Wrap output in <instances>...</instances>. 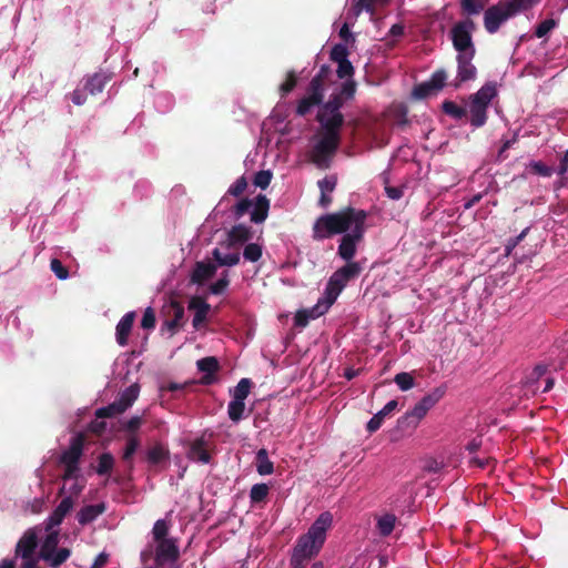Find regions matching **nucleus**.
I'll return each mask as SVG.
<instances>
[{
  "label": "nucleus",
  "mask_w": 568,
  "mask_h": 568,
  "mask_svg": "<svg viewBox=\"0 0 568 568\" xmlns=\"http://www.w3.org/2000/svg\"><path fill=\"white\" fill-rule=\"evenodd\" d=\"M487 106L483 103H477L473 100H469V122L471 126L478 129L486 124L488 115H487Z\"/></svg>",
  "instance_id": "nucleus-23"
},
{
  "label": "nucleus",
  "mask_w": 568,
  "mask_h": 568,
  "mask_svg": "<svg viewBox=\"0 0 568 568\" xmlns=\"http://www.w3.org/2000/svg\"><path fill=\"white\" fill-rule=\"evenodd\" d=\"M253 237L251 227L244 224H236L227 232V239L221 245L231 248L248 242Z\"/></svg>",
  "instance_id": "nucleus-15"
},
{
  "label": "nucleus",
  "mask_w": 568,
  "mask_h": 568,
  "mask_svg": "<svg viewBox=\"0 0 568 568\" xmlns=\"http://www.w3.org/2000/svg\"><path fill=\"white\" fill-rule=\"evenodd\" d=\"M332 524L333 515L329 511L322 513L311 525L307 532L297 538L292 554L300 555L310 560L317 556L326 540V532L332 527Z\"/></svg>",
  "instance_id": "nucleus-3"
},
{
  "label": "nucleus",
  "mask_w": 568,
  "mask_h": 568,
  "mask_svg": "<svg viewBox=\"0 0 568 568\" xmlns=\"http://www.w3.org/2000/svg\"><path fill=\"white\" fill-rule=\"evenodd\" d=\"M541 0H498L484 12V28L487 33L495 34L509 19L531 10Z\"/></svg>",
  "instance_id": "nucleus-2"
},
{
  "label": "nucleus",
  "mask_w": 568,
  "mask_h": 568,
  "mask_svg": "<svg viewBox=\"0 0 568 568\" xmlns=\"http://www.w3.org/2000/svg\"><path fill=\"white\" fill-rule=\"evenodd\" d=\"M244 412H245V402L244 400H239V399L233 398L229 403L227 415L232 422L239 423L243 418Z\"/></svg>",
  "instance_id": "nucleus-38"
},
{
  "label": "nucleus",
  "mask_w": 568,
  "mask_h": 568,
  "mask_svg": "<svg viewBox=\"0 0 568 568\" xmlns=\"http://www.w3.org/2000/svg\"><path fill=\"white\" fill-rule=\"evenodd\" d=\"M135 320V313L129 312L126 313L118 323L115 328V338L116 343L120 346H126L129 342V336L131 334L133 324Z\"/></svg>",
  "instance_id": "nucleus-19"
},
{
  "label": "nucleus",
  "mask_w": 568,
  "mask_h": 568,
  "mask_svg": "<svg viewBox=\"0 0 568 568\" xmlns=\"http://www.w3.org/2000/svg\"><path fill=\"white\" fill-rule=\"evenodd\" d=\"M557 22L554 19L541 21L535 29V36L539 39L545 38L555 27Z\"/></svg>",
  "instance_id": "nucleus-57"
},
{
  "label": "nucleus",
  "mask_w": 568,
  "mask_h": 568,
  "mask_svg": "<svg viewBox=\"0 0 568 568\" xmlns=\"http://www.w3.org/2000/svg\"><path fill=\"white\" fill-rule=\"evenodd\" d=\"M426 414L427 410L419 403H417L409 412L398 418L397 426L402 430L415 428L418 423L426 416Z\"/></svg>",
  "instance_id": "nucleus-17"
},
{
  "label": "nucleus",
  "mask_w": 568,
  "mask_h": 568,
  "mask_svg": "<svg viewBox=\"0 0 568 568\" xmlns=\"http://www.w3.org/2000/svg\"><path fill=\"white\" fill-rule=\"evenodd\" d=\"M476 53H464L456 55L457 75L450 83L454 88H459L462 83L473 81L477 77V68L473 63Z\"/></svg>",
  "instance_id": "nucleus-11"
},
{
  "label": "nucleus",
  "mask_w": 568,
  "mask_h": 568,
  "mask_svg": "<svg viewBox=\"0 0 568 568\" xmlns=\"http://www.w3.org/2000/svg\"><path fill=\"white\" fill-rule=\"evenodd\" d=\"M256 470L260 475H271L274 471L273 462L268 458V453L265 448H261L256 453Z\"/></svg>",
  "instance_id": "nucleus-31"
},
{
  "label": "nucleus",
  "mask_w": 568,
  "mask_h": 568,
  "mask_svg": "<svg viewBox=\"0 0 568 568\" xmlns=\"http://www.w3.org/2000/svg\"><path fill=\"white\" fill-rule=\"evenodd\" d=\"M212 256L214 258V261L216 262V267L217 266H235L239 264L240 262V253L239 252H235V253H231V254H223L220 248H214L212 251Z\"/></svg>",
  "instance_id": "nucleus-32"
},
{
  "label": "nucleus",
  "mask_w": 568,
  "mask_h": 568,
  "mask_svg": "<svg viewBox=\"0 0 568 568\" xmlns=\"http://www.w3.org/2000/svg\"><path fill=\"white\" fill-rule=\"evenodd\" d=\"M109 80L110 77L104 73H94L85 80L83 84V90L90 93L91 95H95L103 91Z\"/></svg>",
  "instance_id": "nucleus-25"
},
{
  "label": "nucleus",
  "mask_w": 568,
  "mask_h": 568,
  "mask_svg": "<svg viewBox=\"0 0 568 568\" xmlns=\"http://www.w3.org/2000/svg\"><path fill=\"white\" fill-rule=\"evenodd\" d=\"M105 511V505L103 503L97 505H88L80 509L77 515L78 521L81 525L92 523L98 516Z\"/></svg>",
  "instance_id": "nucleus-24"
},
{
  "label": "nucleus",
  "mask_w": 568,
  "mask_h": 568,
  "mask_svg": "<svg viewBox=\"0 0 568 568\" xmlns=\"http://www.w3.org/2000/svg\"><path fill=\"white\" fill-rule=\"evenodd\" d=\"M251 386H252V382L251 379L248 378H242L236 387L234 388V392H233V398L234 399H239V400H244L246 399V397L248 396L250 394V390H251Z\"/></svg>",
  "instance_id": "nucleus-45"
},
{
  "label": "nucleus",
  "mask_w": 568,
  "mask_h": 568,
  "mask_svg": "<svg viewBox=\"0 0 568 568\" xmlns=\"http://www.w3.org/2000/svg\"><path fill=\"white\" fill-rule=\"evenodd\" d=\"M139 446H140V440L136 436H130L126 439L122 459H123V462L129 464L130 469L133 468L132 458H133V455L135 454L136 449L139 448Z\"/></svg>",
  "instance_id": "nucleus-40"
},
{
  "label": "nucleus",
  "mask_w": 568,
  "mask_h": 568,
  "mask_svg": "<svg viewBox=\"0 0 568 568\" xmlns=\"http://www.w3.org/2000/svg\"><path fill=\"white\" fill-rule=\"evenodd\" d=\"M333 304L334 303H328V296L325 295V297L323 300H320L315 306L305 310V312H307L308 317H311V320H315L325 314Z\"/></svg>",
  "instance_id": "nucleus-43"
},
{
  "label": "nucleus",
  "mask_w": 568,
  "mask_h": 568,
  "mask_svg": "<svg viewBox=\"0 0 568 568\" xmlns=\"http://www.w3.org/2000/svg\"><path fill=\"white\" fill-rule=\"evenodd\" d=\"M497 89L496 85L491 82L484 84L476 93L469 97V100H473L477 103H483L485 106H489L491 100L496 97Z\"/></svg>",
  "instance_id": "nucleus-26"
},
{
  "label": "nucleus",
  "mask_w": 568,
  "mask_h": 568,
  "mask_svg": "<svg viewBox=\"0 0 568 568\" xmlns=\"http://www.w3.org/2000/svg\"><path fill=\"white\" fill-rule=\"evenodd\" d=\"M246 187L247 181L245 176H241L229 187L226 194L237 197L245 192Z\"/></svg>",
  "instance_id": "nucleus-58"
},
{
  "label": "nucleus",
  "mask_w": 568,
  "mask_h": 568,
  "mask_svg": "<svg viewBox=\"0 0 568 568\" xmlns=\"http://www.w3.org/2000/svg\"><path fill=\"white\" fill-rule=\"evenodd\" d=\"M398 406V402L389 400L377 414H375L367 423L366 429L369 434L378 430L384 422V418L394 412Z\"/></svg>",
  "instance_id": "nucleus-22"
},
{
  "label": "nucleus",
  "mask_w": 568,
  "mask_h": 568,
  "mask_svg": "<svg viewBox=\"0 0 568 568\" xmlns=\"http://www.w3.org/2000/svg\"><path fill=\"white\" fill-rule=\"evenodd\" d=\"M347 57H348L347 47L342 43L335 44L332 48L331 53H329V59L335 63H337L339 61L347 60L348 59Z\"/></svg>",
  "instance_id": "nucleus-51"
},
{
  "label": "nucleus",
  "mask_w": 568,
  "mask_h": 568,
  "mask_svg": "<svg viewBox=\"0 0 568 568\" xmlns=\"http://www.w3.org/2000/svg\"><path fill=\"white\" fill-rule=\"evenodd\" d=\"M189 308L195 311L192 324L193 327L197 328L200 324L206 320L207 313L210 311V304H207L202 297L194 296L189 302Z\"/></svg>",
  "instance_id": "nucleus-21"
},
{
  "label": "nucleus",
  "mask_w": 568,
  "mask_h": 568,
  "mask_svg": "<svg viewBox=\"0 0 568 568\" xmlns=\"http://www.w3.org/2000/svg\"><path fill=\"white\" fill-rule=\"evenodd\" d=\"M251 212V222L255 224L263 223L268 215L270 200L264 194H258L253 202Z\"/></svg>",
  "instance_id": "nucleus-20"
},
{
  "label": "nucleus",
  "mask_w": 568,
  "mask_h": 568,
  "mask_svg": "<svg viewBox=\"0 0 568 568\" xmlns=\"http://www.w3.org/2000/svg\"><path fill=\"white\" fill-rule=\"evenodd\" d=\"M114 465V458L110 453H103L99 456V464L97 467V473L99 475L109 474Z\"/></svg>",
  "instance_id": "nucleus-44"
},
{
  "label": "nucleus",
  "mask_w": 568,
  "mask_h": 568,
  "mask_svg": "<svg viewBox=\"0 0 568 568\" xmlns=\"http://www.w3.org/2000/svg\"><path fill=\"white\" fill-rule=\"evenodd\" d=\"M253 201L244 197L240 200L233 207V214L236 219H241L243 215H245L248 210L252 207Z\"/></svg>",
  "instance_id": "nucleus-59"
},
{
  "label": "nucleus",
  "mask_w": 568,
  "mask_h": 568,
  "mask_svg": "<svg viewBox=\"0 0 568 568\" xmlns=\"http://www.w3.org/2000/svg\"><path fill=\"white\" fill-rule=\"evenodd\" d=\"M356 92V82L351 79H346V81L342 84V89L336 95L345 102L346 100H351L354 98Z\"/></svg>",
  "instance_id": "nucleus-50"
},
{
  "label": "nucleus",
  "mask_w": 568,
  "mask_h": 568,
  "mask_svg": "<svg viewBox=\"0 0 568 568\" xmlns=\"http://www.w3.org/2000/svg\"><path fill=\"white\" fill-rule=\"evenodd\" d=\"M460 9L463 14L470 18L471 16H478L487 9V0H459Z\"/></svg>",
  "instance_id": "nucleus-28"
},
{
  "label": "nucleus",
  "mask_w": 568,
  "mask_h": 568,
  "mask_svg": "<svg viewBox=\"0 0 568 568\" xmlns=\"http://www.w3.org/2000/svg\"><path fill=\"white\" fill-rule=\"evenodd\" d=\"M229 285H230L229 273L225 271V272H223L221 278H219L215 283H213L210 286V292L213 295H221L224 293V291L226 290V287Z\"/></svg>",
  "instance_id": "nucleus-53"
},
{
  "label": "nucleus",
  "mask_w": 568,
  "mask_h": 568,
  "mask_svg": "<svg viewBox=\"0 0 568 568\" xmlns=\"http://www.w3.org/2000/svg\"><path fill=\"white\" fill-rule=\"evenodd\" d=\"M270 493L268 485L261 483L252 486L250 490V500L252 505L260 504L266 500Z\"/></svg>",
  "instance_id": "nucleus-37"
},
{
  "label": "nucleus",
  "mask_w": 568,
  "mask_h": 568,
  "mask_svg": "<svg viewBox=\"0 0 568 568\" xmlns=\"http://www.w3.org/2000/svg\"><path fill=\"white\" fill-rule=\"evenodd\" d=\"M50 268L59 280H67L69 276L68 268L58 258H52Z\"/></svg>",
  "instance_id": "nucleus-62"
},
{
  "label": "nucleus",
  "mask_w": 568,
  "mask_h": 568,
  "mask_svg": "<svg viewBox=\"0 0 568 568\" xmlns=\"http://www.w3.org/2000/svg\"><path fill=\"white\" fill-rule=\"evenodd\" d=\"M246 261L257 262L262 257V246L257 243H248L243 251Z\"/></svg>",
  "instance_id": "nucleus-49"
},
{
  "label": "nucleus",
  "mask_w": 568,
  "mask_h": 568,
  "mask_svg": "<svg viewBox=\"0 0 568 568\" xmlns=\"http://www.w3.org/2000/svg\"><path fill=\"white\" fill-rule=\"evenodd\" d=\"M180 559V548L175 538L155 542L154 562L158 568H163L166 564L178 562Z\"/></svg>",
  "instance_id": "nucleus-10"
},
{
  "label": "nucleus",
  "mask_w": 568,
  "mask_h": 568,
  "mask_svg": "<svg viewBox=\"0 0 568 568\" xmlns=\"http://www.w3.org/2000/svg\"><path fill=\"white\" fill-rule=\"evenodd\" d=\"M184 318V307L181 303L172 301L168 307V317L164 320L161 331L168 329L173 336L182 326Z\"/></svg>",
  "instance_id": "nucleus-12"
},
{
  "label": "nucleus",
  "mask_w": 568,
  "mask_h": 568,
  "mask_svg": "<svg viewBox=\"0 0 568 568\" xmlns=\"http://www.w3.org/2000/svg\"><path fill=\"white\" fill-rule=\"evenodd\" d=\"M396 516L393 514H385L377 519V530L382 537H387L394 530L396 524Z\"/></svg>",
  "instance_id": "nucleus-34"
},
{
  "label": "nucleus",
  "mask_w": 568,
  "mask_h": 568,
  "mask_svg": "<svg viewBox=\"0 0 568 568\" xmlns=\"http://www.w3.org/2000/svg\"><path fill=\"white\" fill-rule=\"evenodd\" d=\"M365 233V224L358 225L357 227H353L351 232L345 233L338 245L337 254L341 258L352 262L351 260L355 256L357 244L361 243L364 239Z\"/></svg>",
  "instance_id": "nucleus-9"
},
{
  "label": "nucleus",
  "mask_w": 568,
  "mask_h": 568,
  "mask_svg": "<svg viewBox=\"0 0 568 568\" xmlns=\"http://www.w3.org/2000/svg\"><path fill=\"white\" fill-rule=\"evenodd\" d=\"M476 28L475 21L470 18L459 20L452 27L449 38L457 54L476 53L473 41V33Z\"/></svg>",
  "instance_id": "nucleus-6"
},
{
  "label": "nucleus",
  "mask_w": 568,
  "mask_h": 568,
  "mask_svg": "<svg viewBox=\"0 0 568 568\" xmlns=\"http://www.w3.org/2000/svg\"><path fill=\"white\" fill-rule=\"evenodd\" d=\"M322 102L323 101L318 100L314 95L311 97L305 94V97H303L297 103L296 114L300 116H305L314 106H321Z\"/></svg>",
  "instance_id": "nucleus-36"
},
{
  "label": "nucleus",
  "mask_w": 568,
  "mask_h": 568,
  "mask_svg": "<svg viewBox=\"0 0 568 568\" xmlns=\"http://www.w3.org/2000/svg\"><path fill=\"white\" fill-rule=\"evenodd\" d=\"M196 366L200 372L204 373V375L199 379V384L201 385H212L217 381L216 373L220 369V364L216 357L207 356L201 358L196 362Z\"/></svg>",
  "instance_id": "nucleus-13"
},
{
  "label": "nucleus",
  "mask_w": 568,
  "mask_h": 568,
  "mask_svg": "<svg viewBox=\"0 0 568 568\" xmlns=\"http://www.w3.org/2000/svg\"><path fill=\"white\" fill-rule=\"evenodd\" d=\"M58 545H59V532L58 531L49 532L41 545L40 557L44 561L50 560V557H52L53 552L58 549Z\"/></svg>",
  "instance_id": "nucleus-27"
},
{
  "label": "nucleus",
  "mask_w": 568,
  "mask_h": 568,
  "mask_svg": "<svg viewBox=\"0 0 568 568\" xmlns=\"http://www.w3.org/2000/svg\"><path fill=\"white\" fill-rule=\"evenodd\" d=\"M367 213L352 206L339 210L335 213L321 215L313 224L312 237L314 241H323L336 234H345L353 227L365 224Z\"/></svg>",
  "instance_id": "nucleus-1"
},
{
  "label": "nucleus",
  "mask_w": 568,
  "mask_h": 568,
  "mask_svg": "<svg viewBox=\"0 0 568 568\" xmlns=\"http://www.w3.org/2000/svg\"><path fill=\"white\" fill-rule=\"evenodd\" d=\"M138 396L139 386L134 384L122 392L116 400L121 404V408L125 412L136 400Z\"/></svg>",
  "instance_id": "nucleus-35"
},
{
  "label": "nucleus",
  "mask_w": 568,
  "mask_h": 568,
  "mask_svg": "<svg viewBox=\"0 0 568 568\" xmlns=\"http://www.w3.org/2000/svg\"><path fill=\"white\" fill-rule=\"evenodd\" d=\"M354 10L356 14H359L362 11L374 13L375 0H358L354 7Z\"/></svg>",
  "instance_id": "nucleus-64"
},
{
  "label": "nucleus",
  "mask_w": 568,
  "mask_h": 568,
  "mask_svg": "<svg viewBox=\"0 0 568 568\" xmlns=\"http://www.w3.org/2000/svg\"><path fill=\"white\" fill-rule=\"evenodd\" d=\"M528 168L532 174L544 178H550L555 172V170L551 166L546 165L541 161H531Z\"/></svg>",
  "instance_id": "nucleus-47"
},
{
  "label": "nucleus",
  "mask_w": 568,
  "mask_h": 568,
  "mask_svg": "<svg viewBox=\"0 0 568 568\" xmlns=\"http://www.w3.org/2000/svg\"><path fill=\"white\" fill-rule=\"evenodd\" d=\"M362 267L358 262H348L336 270L327 281L325 295L328 296V303H335L338 295L346 285L359 276Z\"/></svg>",
  "instance_id": "nucleus-5"
},
{
  "label": "nucleus",
  "mask_w": 568,
  "mask_h": 568,
  "mask_svg": "<svg viewBox=\"0 0 568 568\" xmlns=\"http://www.w3.org/2000/svg\"><path fill=\"white\" fill-rule=\"evenodd\" d=\"M336 73L339 79H351L354 75L352 62L348 59L337 62Z\"/></svg>",
  "instance_id": "nucleus-54"
},
{
  "label": "nucleus",
  "mask_w": 568,
  "mask_h": 568,
  "mask_svg": "<svg viewBox=\"0 0 568 568\" xmlns=\"http://www.w3.org/2000/svg\"><path fill=\"white\" fill-rule=\"evenodd\" d=\"M394 382L400 390H408L414 387L415 379L410 373L402 372L395 375Z\"/></svg>",
  "instance_id": "nucleus-48"
},
{
  "label": "nucleus",
  "mask_w": 568,
  "mask_h": 568,
  "mask_svg": "<svg viewBox=\"0 0 568 568\" xmlns=\"http://www.w3.org/2000/svg\"><path fill=\"white\" fill-rule=\"evenodd\" d=\"M84 435L79 433L74 435L71 440L69 448L64 450L60 457L61 464L64 466V474L62 478L64 480L75 478L79 473V462L83 454Z\"/></svg>",
  "instance_id": "nucleus-8"
},
{
  "label": "nucleus",
  "mask_w": 568,
  "mask_h": 568,
  "mask_svg": "<svg viewBox=\"0 0 568 568\" xmlns=\"http://www.w3.org/2000/svg\"><path fill=\"white\" fill-rule=\"evenodd\" d=\"M170 457L169 449L165 448L162 444L158 443L152 446L146 453V460L151 465H159L162 462L168 460Z\"/></svg>",
  "instance_id": "nucleus-30"
},
{
  "label": "nucleus",
  "mask_w": 568,
  "mask_h": 568,
  "mask_svg": "<svg viewBox=\"0 0 568 568\" xmlns=\"http://www.w3.org/2000/svg\"><path fill=\"white\" fill-rule=\"evenodd\" d=\"M343 105L344 101L335 93L329 97L328 101L322 102L316 114V121L321 124V128L341 130L345 122L344 115L341 112Z\"/></svg>",
  "instance_id": "nucleus-7"
},
{
  "label": "nucleus",
  "mask_w": 568,
  "mask_h": 568,
  "mask_svg": "<svg viewBox=\"0 0 568 568\" xmlns=\"http://www.w3.org/2000/svg\"><path fill=\"white\" fill-rule=\"evenodd\" d=\"M447 80V73L445 70L440 69V70H437L435 71L430 79H429V84L432 85L433 89H435L436 91L438 90H442L445 85V82Z\"/></svg>",
  "instance_id": "nucleus-56"
},
{
  "label": "nucleus",
  "mask_w": 568,
  "mask_h": 568,
  "mask_svg": "<svg viewBox=\"0 0 568 568\" xmlns=\"http://www.w3.org/2000/svg\"><path fill=\"white\" fill-rule=\"evenodd\" d=\"M124 413V409L121 408V404L118 400L109 404L108 406L98 408L95 410V417L98 418H110L116 415Z\"/></svg>",
  "instance_id": "nucleus-42"
},
{
  "label": "nucleus",
  "mask_w": 568,
  "mask_h": 568,
  "mask_svg": "<svg viewBox=\"0 0 568 568\" xmlns=\"http://www.w3.org/2000/svg\"><path fill=\"white\" fill-rule=\"evenodd\" d=\"M272 178H273V174L271 171H265V170L258 171L254 175L253 184L255 186L264 190L270 185Z\"/></svg>",
  "instance_id": "nucleus-52"
},
{
  "label": "nucleus",
  "mask_w": 568,
  "mask_h": 568,
  "mask_svg": "<svg viewBox=\"0 0 568 568\" xmlns=\"http://www.w3.org/2000/svg\"><path fill=\"white\" fill-rule=\"evenodd\" d=\"M322 136L311 152L312 162L320 169H328L341 143V130L321 128Z\"/></svg>",
  "instance_id": "nucleus-4"
},
{
  "label": "nucleus",
  "mask_w": 568,
  "mask_h": 568,
  "mask_svg": "<svg viewBox=\"0 0 568 568\" xmlns=\"http://www.w3.org/2000/svg\"><path fill=\"white\" fill-rule=\"evenodd\" d=\"M446 394V386H438L429 394L425 395L418 403L428 412L434 407Z\"/></svg>",
  "instance_id": "nucleus-33"
},
{
  "label": "nucleus",
  "mask_w": 568,
  "mask_h": 568,
  "mask_svg": "<svg viewBox=\"0 0 568 568\" xmlns=\"http://www.w3.org/2000/svg\"><path fill=\"white\" fill-rule=\"evenodd\" d=\"M190 458L202 464H209L211 462V455L209 450L205 448V443L202 438L196 439L191 445Z\"/></svg>",
  "instance_id": "nucleus-29"
},
{
  "label": "nucleus",
  "mask_w": 568,
  "mask_h": 568,
  "mask_svg": "<svg viewBox=\"0 0 568 568\" xmlns=\"http://www.w3.org/2000/svg\"><path fill=\"white\" fill-rule=\"evenodd\" d=\"M70 555L71 550L69 548H60L53 552L52 557H50V560H47V562L50 567L58 568L68 560Z\"/></svg>",
  "instance_id": "nucleus-46"
},
{
  "label": "nucleus",
  "mask_w": 568,
  "mask_h": 568,
  "mask_svg": "<svg viewBox=\"0 0 568 568\" xmlns=\"http://www.w3.org/2000/svg\"><path fill=\"white\" fill-rule=\"evenodd\" d=\"M155 313L152 307H148L144 311L142 321H141V327L144 329H152L155 327Z\"/></svg>",
  "instance_id": "nucleus-63"
},
{
  "label": "nucleus",
  "mask_w": 568,
  "mask_h": 568,
  "mask_svg": "<svg viewBox=\"0 0 568 568\" xmlns=\"http://www.w3.org/2000/svg\"><path fill=\"white\" fill-rule=\"evenodd\" d=\"M38 547V537L34 530L28 529L19 539L16 547V555L22 559H33L32 556Z\"/></svg>",
  "instance_id": "nucleus-14"
},
{
  "label": "nucleus",
  "mask_w": 568,
  "mask_h": 568,
  "mask_svg": "<svg viewBox=\"0 0 568 568\" xmlns=\"http://www.w3.org/2000/svg\"><path fill=\"white\" fill-rule=\"evenodd\" d=\"M442 110L445 114L452 116L455 120H462L467 114V110L465 108L457 105L450 100H445L443 102Z\"/></svg>",
  "instance_id": "nucleus-39"
},
{
  "label": "nucleus",
  "mask_w": 568,
  "mask_h": 568,
  "mask_svg": "<svg viewBox=\"0 0 568 568\" xmlns=\"http://www.w3.org/2000/svg\"><path fill=\"white\" fill-rule=\"evenodd\" d=\"M385 184V193L390 200H399L404 195V185L400 186H392L389 185V180L387 176L383 178Z\"/></svg>",
  "instance_id": "nucleus-55"
},
{
  "label": "nucleus",
  "mask_w": 568,
  "mask_h": 568,
  "mask_svg": "<svg viewBox=\"0 0 568 568\" xmlns=\"http://www.w3.org/2000/svg\"><path fill=\"white\" fill-rule=\"evenodd\" d=\"M74 501L73 498L68 496L64 497L60 504L55 507L52 514L48 518L47 529H52L55 526H59L64 517L70 513L73 508Z\"/></svg>",
  "instance_id": "nucleus-18"
},
{
  "label": "nucleus",
  "mask_w": 568,
  "mask_h": 568,
  "mask_svg": "<svg viewBox=\"0 0 568 568\" xmlns=\"http://www.w3.org/2000/svg\"><path fill=\"white\" fill-rule=\"evenodd\" d=\"M216 273V265L211 262H196L190 282L192 284L203 285L207 280L212 278Z\"/></svg>",
  "instance_id": "nucleus-16"
},
{
  "label": "nucleus",
  "mask_w": 568,
  "mask_h": 568,
  "mask_svg": "<svg viewBox=\"0 0 568 568\" xmlns=\"http://www.w3.org/2000/svg\"><path fill=\"white\" fill-rule=\"evenodd\" d=\"M337 178L335 175H327L317 182L321 193H331L335 190Z\"/></svg>",
  "instance_id": "nucleus-61"
},
{
  "label": "nucleus",
  "mask_w": 568,
  "mask_h": 568,
  "mask_svg": "<svg viewBox=\"0 0 568 568\" xmlns=\"http://www.w3.org/2000/svg\"><path fill=\"white\" fill-rule=\"evenodd\" d=\"M170 530V525L165 519H158L152 528V536L155 542L162 540H169L168 537Z\"/></svg>",
  "instance_id": "nucleus-41"
},
{
  "label": "nucleus",
  "mask_w": 568,
  "mask_h": 568,
  "mask_svg": "<svg viewBox=\"0 0 568 568\" xmlns=\"http://www.w3.org/2000/svg\"><path fill=\"white\" fill-rule=\"evenodd\" d=\"M324 87L325 84L318 82L317 80H311L308 87L306 89V94L311 97H316L318 100L323 101L324 99Z\"/></svg>",
  "instance_id": "nucleus-60"
}]
</instances>
